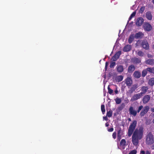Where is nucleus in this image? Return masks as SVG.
Masks as SVG:
<instances>
[{
  "label": "nucleus",
  "instance_id": "obj_36",
  "mask_svg": "<svg viewBox=\"0 0 154 154\" xmlns=\"http://www.w3.org/2000/svg\"><path fill=\"white\" fill-rule=\"evenodd\" d=\"M137 54L140 56H143L144 54V53L143 52L141 51H138L137 52Z\"/></svg>",
  "mask_w": 154,
  "mask_h": 154
},
{
  "label": "nucleus",
  "instance_id": "obj_10",
  "mask_svg": "<svg viewBox=\"0 0 154 154\" xmlns=\"http://www.w3.org/2000/svg\"><path fill=\"white\" fill-rule=\"evenodd\" d=\"M144 21V20L142 17H140L137 19L136 24L137 26H140Z\"/></svg>",
  "mask_w": 154,
  "mask_h": 154
},
{
  "label": "nucleus",
  "instance_id": "obj_40",
  "mask_svg": "<svg viewBox=\"0 0 154 154\" xmlns=\"http://www.w3.org/2000/svg\"><path fill=\"white\" fill-rule=\"evenodd\" d=\"M109 64V62H106L105 63V71H106L107 69V67Z\"/></svg>",
  "mask_w": 154,
  "mask_h": 154
},
{
  "label": "nucleus",
  "instance_id": "obj_53",
  "mask_svg": "<svg viewBox=\"0 0 154 154\" xmlns=\"http://www.w3.org/2000/svg\"><path fill=\"white\" fill-rule=\"evenodd\" d=\"M152 122H153V123H154V119H153V120H152Z\"/></svg>",
  "mask_w": 154,
  "mask_h": 154
},
{
  "label": "nucleus",
  "instance_id": "obj_41",
  "mask_svg": "<svg viewBox=\"0 0 154 154\" xmlns=\"http://www.w3.org/2000/svg\"><path fill=\"white\" fill-rule=\"evenodd\" d=\"M113 130H114L113 128H111L108 129V131L109 132H112L113 131Z\"/></svg>",
  "mask_w": 154,
  "mask_h": 154
},
{
  "label": "nucleus",
  "instance_id": "obj_26",
  "mask_svg": "<svg viewBox=\"0 0 154 154\" xmlns=\"http://www.w3.org/2000/svg\"><path fill=\"white\" fill-rule=\"evenodd\" d=\"M121 129H120L118 131L117 133V139L118 140H120V139H121V137L122 134H121Z\"/></svg>",
  "mask_w": 154,
  "mask_h": 154
},
{
  "label": "nucleus",
  "instance_id": "obj_20",
  "mask_svg": "<svg viewBox=\"0 0 154 154\" xmlns=\"http://www.w3.org/2000/svg\"><path fill=\"white\" fill-rule=\"evenodd\" d=\"M123 78V76L122 75L117 76L115 77V80L116 82H120L122 81Z\"/></svg>",
  "mask_w": 154,
  "mask_h": 154
},
{
  "label": "nucleus",
  "instance_id": "obj_5",
  "mask_svg": "<svg viewBox=\"0 0 154 154\" xmlns=\"http://www.w3.org/2000/svg\"><path fill=\"white\" fill-rule=\"evenodd\" d=\"M149 108L148 106H145L143 109H142L140 113V116L141 117L145 115L147 112L149 110Z\"/></svg>",
  "mask_w": 154,
  "mask_h": 154
},
{
  "label": "nucleus",
  "instance_id": "obj_46",
  "mask_svg": "<svg viewBox=\"0 0 154 154\" xmlns=\"http://www.w3.org/2000/svg\"><path fill=\"white\" fill-rule=\"evenodd\" d=\"M151 110L152 112H154V107L151 108Z\"/></svg>",
  "mask_w": 154,
  "mask_h": 154
},
{
  "label": "nucleus",
  "instance_id": "obj_39",
  "mask_svg": "<svg viewBox=\"0 0 154 154\" xmlns=\"http://www.w3.org/2000/svg\"><path fill=\"white\" fill-rule=\"evenodd\" d=\"M112 137L114 139H115L116 137V131L114 132L112 134Z\"/></svg>",
  "mask_w": 154,
  "mask_h": 154
},
{
  "label": "nucleus",
  "instance_id": "obj_49",
  "mask_svg": "<svg viewBox=\"0 0 154 154\" xmlns=\"http://www.w3.org/2000/svg\"><path fill=\"white\" fill-rule=\"evenodd\" d=\"M152 149H154V144L153 145H152Z\"/></svg>",
  "mask_w": 154,
  "mask_h": 154
},
{
  "label": "nucleus",
  "instance_id": "obj_11",
  "mask_svg": "<svg viewBox=\"0 0 154 154\" xmlns=\"http://www.w3.org/2000/svg\"><path fill=\"white\" fill-rule=\"evenodd\" d=\"M149 89L148 86H143L141 88V92L140 93V95L143 96V94H145L147 91Z\"/></svg>",
  "mask_w": 154,
  "mask_h": 154
},
{
  "label": "nucleus",
  "instance_id": "obj_12",
  "mask_svg": "<svg viewBox=\"0 0 154 154\" xmlns=\"http://www.w3.org/2000/svg\"><path fill=\"white\" fill-rule=\"evenodd\" d=\"M150 97L149 95H146L143 97L142 101L143 103L146 104L147 103L149 100Z\"/></svg>",
  "mask_w": 154,
  "mask_h": 154
},
{
  "label": "nucleus",
  "instance_id": "obj_15",
  "mask_svg": "<svg viewBox=\"0 0 154 154\" xmlns=\"http://www.w3.org/2000/svg\"><path fill=\"white\" fill-rule=\"evenodd\" d=\"M137 88V85H134L130 88L128 91L129 93L131 94L133 93Z\"/></svg>",
  "mask_w": 154,
  "mask_h": 154
},
{
  "label": "nucleus",
  "instance_id": "obj_1",
  "mask_svg": "<svg viewBox=\"0 0 154 154\" xmlns=\"http://www.w3.org/2000/svg\"><path fill=\"white\" fill-rule=\"evenodd\" d=\"M137 125V121L136 120H133L129 125L128 132L129 137H130L133 134L132 141L135 146L137 145L139 143V140L142 138L144 132V128L143 126L135 129Z\"/></svg>",
  "mask_w": 154,
  "mask_h": 154
},
{
  "label": "nucleus",
  "instance_id": "obj_8",
  "mask_svg": "<svg viewBox=\"0 0 154 154\" xmlns=\"http://www.w3.org/2000/svg\"><path fill=\"white\" fill-rule=\"evenodd\" d=\"M125 82L126 85L128 87H131L133 83L132 79L130 77H127L125 80Z\"/></svg>",
  "mask_w": 154,
  "mask_h": 154
},
{
  "label": "nucleus",
  "instance_id": "obj_29",
  "mask_svg": "<svg viewBox=\"0 0 154 154\" xmlns=\"http://www.w3.org/2000/svg\"><path fill=\"white\" fill-rule=\"evenodd\" d=\"M136 14V12L135 11L134 12H133L132 13V14H131L130 17L129 18L128 21H130L131 19Z\"/></svg>",
  "mask_w": 154,
  "mask_h": 154
},
{
  "label": "nucleus",
  "instance_id": "obj_45",
  "mask_svg": "<svg viewBox=\"0 0 154 154\" xmlns=\"http://www.w3.org/2000/svg\"><path fill=\"white\" fill-rule=\"evenodd\" d=\"M103 119H104V120H107V119H108V118L106 116L103 117Z\"/></svg>",
  "mask_w": 154,
  "mask_h": 154
},
{
  "label": "nucleus",
  "instance_id": "obj_28",
  "mask_svg": "<svg viewBox=\"0 0 154 154\" xmlns=\"http://www.w3.org/2000/svg\"><path fill=\"white\" fill-rule=\"evenodd\" d=\"M115 101H116V103L117 104H120L121 102V100L120 98L118 97H117L115 99Z\"/></svg>",
  "mask_w": 154,
  "mask_h": 154
},
{
  "label": "nucleus",
  "instance_id": "obj_44",
  "mask_svg": "<svg viewBox=\"0 0 154 154\" xmlns=\"http://www.w3.org/2000/svg\"><path fill=\"white\" fill-rule=\"evenodd\" d=\"M114 92L116 94H118V91L117 90V88H116V90H115L114 91Z\"/></svg>",
  "mask_w": 154,
  "mask_h": 154
},
{
  "label": "nucleus",
  "instance_id": "obj_27",
  "mask_svg": "<svg viewBox=\"0 0 154 154\" xmlns=\"http://www.w3.org/2000/svg\"><path fill=\"white\" fill-rule=\"evenodd\" d=\"M148 73L146 68L143 70L142 72V76L143 77H145Z\"/></svg>",
  "mask_w": 154,
  "mask_h": 154
},
{
  "label": "nucleus",
  "instance_id": "obj_4",
  "mask_svg": "<svg viewBox=\"0 0 154 154\" xmlns=\"http://www.w3.org/2000/svg\"><path fill=\"white\" fill-rule=\"evenodd\" d=\"M143 26L144 30L147 31H150L152 28L151 25L148 23H145L143 24Z\"/></svg>",
  "mask_w": 154,
  "mask_h": 154
},
{
  "label": "nucleus",
  "instance_id": "obj_50",
  "mask_svg": "<svg viewBox=\"0 0 154 154\" xmlns=\"http://www.w3.org/2000/svg\"><path fill=\"white\" fill-rule=\"evenodd\" d=\"M128 120L129 121H131V119L130 118H129L128 119Z\"/></svg>",
  "mask_w": 154,
  "mask_h": 154
},
{
  "label": "nucleus",
  "instance_id": "obj_51",
  "mask_svg": "<svg viewBox=\"0 0 154 154\" xmlns=\"http://www.w3.org/2000/svg\"><path fill=\"white\" fill-rule=\"evenodd\" d=\"M152 48L154 49V44L152 46Z\"/></svg>",
  "mask_w": 154,
  "mask_h": 154
},
{
  "label": "nucleus",
  "instance_id": "obj_48",
  "mask_svg": "<svg viewBox=\"0 0 154 154\" xmlns=\"http://www.w3.org/2000/svg\"><path fill=\"white\" fill-rule=\"evenodd\" d=\"M105 125H106V127H108L109 126V124H108L107 123H106V124H105Z\"/></svg>",
  "mask_w": 154,
  "mask_h": 154
},
{
  "label": "nucleus",
  "instance_id": "obj_52",
  "mask_svg": "<svg viewBox=\"0 0 154 154\" xmlns=\"http://www.w3.org/2000/svg\"><path fill=\"white\" fill-rule=\"evenodd\" d=\"M152 3L153 4H154V0H152Z\"/></svg>",
  "mask_w": 154,
  "mask_h": 154
},
{
  "label": "nucleus",
  "instance_id": "obj_14",
  "mask_svg": "<svg viewBox=\"0 0 154 154\" xmlns=\"http://www.w3.org/2000/svg\"><path fill=\"white\" fill-rule=\"evenodd\" d=\"M134 77L136 79L139 78L141 76V74L139 71H135L133 74Z\"/></svg>",
  "mask_w": 154,
  "mask_h": 154
},
{
  "label": "nucleus",
  "instance_id": "obj_30",
  "mask_svg": "<svg viewBox=\"0 0 154 154\" xmlns=\"http://www.w3.org/2000/svg\"><path fill=\"white\" fill-rule=\"evenodd\" d=\"M112 111L111 110H110L109 111H107L106 116L109 117H110L112 116Z\"/></svg>",
  "mask_w": 154,
  "mask_h": 154
},
{
  "label": "nucleus",
  "instance_id": "obj_6",
  "mask_svg": "<svg viewBox=\"0 0 154 154\" xmlns=\"http://www.w3.org/2000/svg\"><path fill=\"white\" fill-rule=\"evenodd\" d=\"M142 96L140 94V93L134 94L131 98V101L134 102L140 99Z\"/></svg>",
  "mask_w": 154,
  "mask_h": 154
},
{
  "label": "nucleus",
  "instance_id": "obj_18",
  "mask_svg": "<svg viewBox=\"0 0 154 154\" xmlns=\"http://www.w3.org/2000/svg\"><path fill=\"white\" fill-rule=\"evenodd\" d=\"M131 45H128L125 46L123 48V51L124 52H128L131 50Z\"/></svg>",
  "mask_w": 154,
  "mask_h": 154
},
{
  "label": "nucleus",
  "instance_id": "obj_24",
  "mask_svg": "<svg viewBox=\"0 0 154 154\" xmlns=\"http://www.w3.org/2000/svg\"><path fill=\"white\" fill-rule=\"evenodd\" d=\"M148 84L152 86L154 85V78H152L150 79L148 81Z\"/></svg>",
  "mask_w": 154,
  "mask_h": 154
},
{
  "label": "nucleus",
  "instance_id": "obj_43",
  "mask_svg": "<svg viewBox=\"0 0 154 154\" xmlns=\"http://www.w3.org/2000/svg\"><path fill=\"white\" fill-rule=\"evenodd\" d=\"M145 152L144 151L141 150L140 152V154H145Z\"/></svg>",
  "mask_w": 154,
  "mask_h": 154
},
{
  "label": "nucleus",
  "instance_id": "obj_35",
  "mask_svg": "<svg viewBox=\"0 0 154 154\" xmlns=\"http://www.w3.org/2000/svg\"><path fill=\"white\" fill-rule=\"evenodd\" d=\"M107 88L109 93L110 94H112L113 93V90L110 88L109 86H108Z\"/></svg>",
  "mask_w": 154,
  "mask_h": 154
},
{
  "label": "nucleus",
  "instance_id": "obj_42",
  "mask_svg": "<svg viewBox=\"0 0 154 154\" xmlns=\"http://www.w3.org/2000/svg\"><path fill=\"white\" fill-rule=\"evenodd\" d=\"M147 57L149 58H150H150H152V57L153 56L152 55H151L150 54H147Z\"/></svg>",
  "mask_w": 154,
  "mask_h": 154
},
{
  "label": "nucleus",
  "instance_id": "obj_33",
  "mask_svg": "<svg viewBox=\"0 0 154 154\" xmlns=\"http://www.w3.org/2000/svg\"><path fill=\"white\" fill-rule=\"evenodd\" d=\"M101 110L103 114H104L105 112V106L103 104L101 105Z\"/></svg>",
  "mask_w": 154,
  "mask_h": 154
},
{
  "label": "nucleus",
  "instance_id": "obj_3",
  "mask_svg": "<svg viewBox=\"0 0 154 154\" xmlns=\"http://www.w3.org/2000/svg\"><path fill=\"white\" fill-rule=\"evenodd\" d=\"M146 143L150 145L154 143V137L151 132H149L146 136Z\"/></svg>",
  "mask_w": 154,
  "mask_h": 154
},
{
  "label": "nucleus",
  "instance_id": "obj_38",
  "mask_svg": "<svg viewBox=\"0 0 154 154\" xmlns=\"http://www.w3.org/2000/svg\"><path fill=\"white\" fill-rule=\"evenodd\" d=\"M137 152V150H133L131 151L128 154H136Z\"/></svg>",
  "mask_w": 154,
  "mask_h": 154
},
{
  "label": "nucleus",
  "instance_id": "obj_16",
  "mask_svg": "<svg viewBox=\"0 0 154 154\" xmlns=\"http://www.w3.org/2000/svg\"><path fill=\"white\" fill-rule=\"evenodd\" d=\"M135 69V67L134 65L132 64L128 66V71L129 73H132Z\"/></svg>",
  "mask_w": 154,
  "mask_h": 154
},
{
  "label": "nucleus",
  "instance_id": "obj_37",
  "mask_svg": "<svg viewBox=\"0 0 154 154\" xmlns=\"http://www.w3.org/2000/svg\"><path fill=\"white\" fill-rule=\"evenodd\" d=\"M116 65V63L115 62H111L110 65V67L111 68L113 67Z\"/></svg>",
  "mask_w": 154,
  "mask_h": 154
},
{
  "label": "nucleus",
  "instance_id": "obj_2",
  "mask_svg": "<svg viewBox=\"0 0 154 154\" xmlns=\"http://www.w3.org/2000/svg\"><path fill=\"white\" fill-rule=\"evenodd\" d=\"M143 108V106L142 105H141L138 107L137 110L136 111L134 109L133 106H130L129 109V114L134 116H135L137 114V113H139Z\"/></svg>",
  "mask_w": 154,
  "mask_h": 154
},
{
  "label": "nucleus",
  "instance_id": "obj_34",
  "mask_svg": "<svg viewBox=\"0 0 154 154\" xmlns=\"http://www.w3.org/2000/svg\"><path fill=\"white\" fill-rule=\"evenodd\" d=\"M145 9V7L144 6L141 7L139 11V13L142 14Z\"/></svg>",
  "mask_w": 154,
  "mask_h": 154
},
{
  "label": "nucleus",
  "instance_id": "obj_32",
  "mask_svg": "<svg viewBox=\"0 0 154 154\" xmlns=\"http://www.w3.org/2000/svg\"><path fill=\"white\" fill-rule=\"evenodd\" d=\"M125 106V105L124 103H122L121 105L118 107V110L119 111L122 110Z\"/></svg>",
  "mask_w": 154,
  "mask_h": 154
},
{
  "label": "nucleus",
  "instance_id": "obj_23",
  "mask_svg": "<svg viewBox=\"0 0 154 154\" xmlns=\"http://www.w3.org/2000/svg\"><path fill=\"white\" fill-rule=\"evenodd\" d=\"M134 36L133 34L131 35L129 37L128 39V42L129 44H131L134 39Z\"/></svg>",
  "mask_w": 154,
  "mask_h": 154
},
{
  "label": "nucleus",
  "instance_id": "obj_9",
  "mask_svg": "<svg viewBox=\"0 0 154 154\" xmlns=\"http://www.w3.org/2000/svg\"><path fill=\"white\" fill-rule=\"evenodd\" d=\"M121 54V51H120L117 52L112 57L113 61H116L119 59Z\"/></svg>",
  "mask_w": 154,
  "mask_h": 154
},
{
  "label": "nucleus",
  "instance_id": "obj_54",
  "mask_svg": "<svg viewBox=\"0 0 154 154\" xmlns=\"http://www.w3.org/2000/svg\"><path fill=\"white\" fill-rule=\"evenodd\" d=\"M153 115H154V114H153Z\"/></svg>",
  "mask_w": 154,
  "mask_h": 154
},
{
  "label": "nucleus",
  "instance_id": "obj_25",
  "mask_svg": "<svg viewBox=\"0 0 154 154\" xmlns=\"http://www.w3.org/2000/svg\"><path fill=\"white\" fill-rule=\"evenodd\" d=\"M132 60L134 63L136 64L139 63L141 62V60L140 59L137 57H134L133 59Z\"/></svg>",
  "mask_w": 154,
  "mask_h": 154
},
{
  "label": "nucleus",
  "instance_id": "obj_19",
  "mask_svg": "<svg viewBox=\"0 0 154 154\" xmlns=\"http://www.w3.org/2000/svg\"><path fill=\"white\" fill-rule=\"evenodd\" d=\"M145 63L147 64L150 65H154V59H148L145 61Z\"/></svg>",
  "mask_w": 154,
  "mask_h": 154
},
{
  "label": "nucleus",
  "instance_id": "obj_13",
  "mask_svg": "<svg viewBox=\"0 0 154 154\" xmlns=\"http://www.w3.org/2000/svg\"><path fill=\"white\" fill-rule=\"evenodd\" d=\"M144 34L141 32L136 33L134 35V38L136 39L141 38L144 36Z\"/></svg>",
  "mask_w": 154,
  "mask_h": 154
},
{
  "label": "nucleus",
  "instance_id": "obj_17",
  "mask_svg": "<svg viewBox=\"0 0 154 154\" xmlns=\"http://www.w3.org/2000/svg\"><path fill=\"white\" fill-rule=\"evenodd\" d=\"M146 18L149 20H151L152 19V16L151 12L148 11L146 12Z\"/></svg>",
  "mask_w": 154,
  "mask_h": 154
},
{
  "label": "nucleus",
  "instance_id": "obj_21",
  "mask_svg": "<svg viewBox=\"0 0 154 154\" xmlns=\"http://www.w3.org/2000/svg\"><path fill=\"white\" fill-rule=\"evenodd\" d=\"M116 69L118 72H122L124 70L123 66L121 65L118 66L116 67Z\"/></svg>",
  "mask_w": 154,
  "mask_h": 154
},
{
  "label": "nucleus",
  "instance_id": "obj_47",
  "mask_svg": "<svg viewBox=\"0 0 154 154\" xmlns=\"http://www.w3.org/2000/svg\"><path fill=\"white\" fill-rule=\"evenodd\" d=\"M146 154H150V152L148 151H147L146 152Z\"/></svg>",
  "mask_w": 154,
  "mask_h": 154
},
{
  "label": "nucleus",
  "instance_id": "obj_31",
  "mask_svg": "<svg viewBox=\"0 0 154 154\" xmlns=\"http://www.w3.org/2000/svg\"><path fill=\"white\" fill-rule=\"evenodd\" d=\"M126 141L124 139H122L120 142V145L121 146H125L126 145Z\"/></svg>",
  "mask_w": 154,
  "mask_h": 154
},
{
  "label": "nucleus",
  "instance_id": "obj_22",
  "mask_svg": "<svg viewBox=\"0 0 154 154\" xmlns=\"http://www.w3.org/2000/svg\"><path fill=\"white\" fill-rule=\"evenodd\" d=\"M148 73L150 74H154V67H148L146 68Z\"/></svg>",
  "mask_w": 154,
  "mask_h": 154
},
{
  "label": "nucleus",
  "instance_id": "obj_7",
  "mask_svg": "<svg viewBox=\"0 0 154 154\" xmlns=\"http://www.w3.org/2000/svg\"><path fill=\"white\" fill-rule=\"evenodd\" d=\"M141 45L142 47L146 50H147L149 49V45L147 41L143 40L141 43Z\"/></svg>",
  "mask_w": 154,
  "mask_h": 154
}]
</instances>
